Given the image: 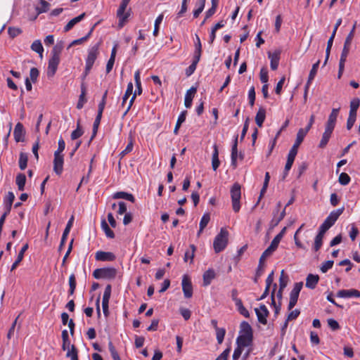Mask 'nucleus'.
Instances as JSON below:
<instances>
[{"label": "nucleus", "mask_w": 360, "mask_h": 360, "mask_svg": "<svg viewBox=\"0 0 360 360\" xmlns=\"http://www.w3.org/2000/svg\"><path fill=\"white\" fill-rule=\"evenodd\" d=\"M63 49V43H58L51 51V57L49 60L47 75L48 77H53L57 70L58 64L60 63V56Z\"/></svg>", "instance_id": "obj_1"}, {"label": "nucleus", "mask_w": 360, "mask_h": 360, "mask_svg": "<svg viewBox=\"0 0 360 360\" xmlns=\"http://www.w3.org/2000/svg\"><path fill=\"white\" fill-rule=\"evenodd\" d=\"M229 240V232L224 229L221 228L220 232L215 236L213 242V248L216 253L221 252L227 246Z\"/></svg>", "instance_id": "obj_2"}, {"label": "nucleus", "mask_w": 360, "mask_h": 360, "mask_svg": "<svg viewBox=\"0 0 360 360\" xmlns=\"http://www.w3.org/2000/svg\"><path fill=\"white\" fill-rule=\"evenodd\" d=\"M233 210L238 212L240 210L241 186L238 183H235L230 190Z\"/></svg>", "instance_id": "obj_3"}, {"label": "nucleus", "mask_w": 360, "mask_h": 360, "mask_svg": "<svg viewBox=\"0 0 360 360\" xmlns=\"http://www.w3.org/2000/svg\"><path fill=\"white\" fill-rule=\"evenodd\" d=\"M117 271L114 267L96 269L93 272V276L96 279H113L117 276Z\"/></svg>", "instance_id": "obj_4"}, {"label": "nucleus", "mask_w": 360, "mask_h": 360, "mask_svg": "<svg viewBox=\"0 0 360 360\" xmlns=\"http://www.w3.org/2000/svg\"><path fill=\"white\" fill-rule=\"evenodd\" d=\"M15 200V195L13 192L9 191L4 199V212L0 217V222L4 223L6 217L9 214L11 210L12 205Z\"/></svg>", "instance_id": "obj_5"}, {"label": "nucleus", "mask_w": 360, "mask_h": 360, "mask_svg": "<svg viewBox=\"0 0 360 360\" xmlns=\"http://www.w3.org/2000/svg\"><path fill=\"white\" fill-rule=\"evenodd\" d=\"M345 208L342 207L336 210L332 211L321 225L326 227V229H330L332 226L334 225L339 217L342 214Z\"/></svg>", "instance_id": "obj_6"}, {"label": "nucleus", "mask_w": 360, "mask_h": 360, "mask_svg": "<svg viewBox=\"0 0 360 360\" xmlns=\"http://www.w3.org/2000/svg\"><path fill=\"white\" fill-rule=\"evenodd\" d=\"M98 55V44H96L91 47L88 51V56L86 59V70L90 71L92 68L94 63Z\"/></svg>", "instance_id": "obj_7"}, {"label": "nucleus", "mask_w": 360, "mask_h": 360, "mask_svg": "<svg viewBox=\"0 0 360 360\" xmlns=\"http://www.w3.org/2000/svg\"><path fill=\"white\" fill-rule=\"evenodd\" d=\"M127 4L121 2L119 8L117 11V16L119 18L118 26L122 27L129 17V13L125 12Z\"/></svg>", "instance_id": "obj_8"}, {"label": "nucleus", "mask_w": 360, "mask_h": 360, "mask_svg": "<svg viewBox=\"0 0 360 360\" xmlns=\"http://www.w3.org/2000/svg\"><path fill=\"white\" fill-rule=\"evenodd\" d=\"M255 311L257 316L258 321L263 325H266L267 323L266 319L269 314L267 307L262 304H260L259 308H256Z\"/></svg>", "instance_id": "obj_9"}, {"label": "nucleus", "mask_w": 360, "mask_h": 360, "mask_svg": "<svg viewBox=\"0 0 360 360\" xmlns=\"http://www.w3.org/2000/svg\"><path fill=\"white\" fill-rule=\"evenodd\" d=\"M182 290L186 298H190L193 295V285L190 278L184 275L182 278Z\"/></svg>", "instance_id": "obj_10"}, {"label": "nucleus", "mask_w": 360, "mask_h": 360, "mask_svg": "<svg viewBox=\"0 0 360 360\" xmlns=\"http://www.w3.org/2000/svg\"><path fill=\"white\" fill-rule=\"evenodd\" d=\"M64 159L63 155L54 153L53 171L57 175H60L63 171Z\"/></svg>", "instance_id": "obj_11"}, {"label": "nucleus", "mask_w": 360, "mask_h": 360, "mask_svg": "<svg viewBox=\"0 0 360 360\" xmlns=\"http://www.w3.org/2000/svg\"><path fill=\"white\" fill-rule=\"evenodd\" d=\"M25 131L23 124L20 122L17 123L13 131L15 141L16 142H23L25 140Z\"/></svg>", "instance_id": "obj_12"}, {"label": "nucleus", "mask_w": 360, "mask_h": 360, "mask_svg": "<svg viewBox=\"0 0 360 360\" xmlns=\"http://www.w3.org/2000/svg\"><path fill=\"white\" fill-rule=\"evenodd\" d=\"M337 297L341 298L360 297V291L356 289L340 290L337 292Z\"/></svg>", "instance_id": "obj_13"}, {"label": "nucleus", "mask_w": 360, "mask_h": 360, "mask_svg": "<svg viewBox=\"0 0 360 360\" xmlns=\"http://www.w3.org/2000/svg\"><path fill=\"white\" fill-rule=\"evenodd\" d=\"M95 259L97 261L112 262L116 259V257L110 252L98 251L96 252Z\"/></svg>", "instance_id": "obj_14"}, {"label": "nucleus", "mask_w": 360, "mask_h": 360, "mask_svg": "<svg viewBox=\"0 0 360 360\" xmlns=\"http://www.w3.org/2000/svg\"><path fill=\"white\" fill-rule=\"evenodd\" d=\"M281 51L276 50L274 52H268V57L270 59V66L273 70H276L279 64Z\"/></svg>", "instance_id": "obj_15"}, {"label": "nucleus", "mask_w": 360, "mask_h": 360, "mask_svg": "<svg viewBox=\"0 0 360 360\" xmlns=\"http://www.w3.org/2000/svg\"><path fill=\"white\" fill-rule=\"evenodd\" d=\"M73 221H74V216H72L70 217V219L68 220V221L66 224V226L65 228V230L63 233L60 245H59V250H60L63 248V247L65 245V243L67 240V237H68V236L70 231V229L73 225Z\"/></svg>", "instance_id": "obj_16"}, {"label": "nucleus", "mask_w": 360, "mask_h": 360, "mask_svg": "<svg viewBox=\"0 0 360 360\" xmlns=\"http://www.w3.org/2000/svg\"><path fill=\"white\" fill-rule=\"evenodd\" d=\"M339 111H340V108H333L330 114L328 116V120H327V122L326 123V126L325 127L331 128L333 129H335V124H336V121H337V117H338V114H339Z\"/></svg>", "instance_id": "obj_17"}, {"label": "nucleus", "mask_w": 360, "mask_h": 360, "mask_svg": "<svg viewBox=\"0 0 360 360\" xmlns=\"http://www.w3.org/2000/svg\"><path fill=\"white\" fill-rule=\"evenodd\" d=\"M333 130L331 128L325 127V131L319 144V148H324L327 146Z\"/></svg>", "instance_id": "obj_18"}, {"label": "nucleus", "mask_w": 360, "mask_h": 360, "mask_svg": "<svg viewBox=\"0 0 360 360\" xmlns=\"http://www.w3.org/2000/svg\"><path fill=\"white\" fill-rule=\"evenodd\" d=\"M196 91L197 89L194 86H192L186 91L184 98V105L186 108H190L191 107L193 98Z\"/></svg>", "instance_id": "obj_19"}, {"label": "nucleus", "mask_w": 360, "mask_h": 360, "mask_svg": "<svg viewBox=\"0 0 360 360\" xmlns=\"http://www.w3.org/2000/svg\"><path fill=\"white\" fill-rule=\"evenodd\" d=\"M252 340L253 336L239 334L236 339V345H240L244 347H249L252 345Z\"/></svg>", "instance_id": "obj_20"}, {"label": "nucleus", "mask_w": 360, "mask_h": 360, "mask_svg": "<svg viewBox=\"0 0 360 360\" xmlns=\"http://www.w3.org/2000/svg\"><path fill=\"white\" fill-rule=\"evenodd\" d=\"M27 249H28L27 243L25 244L22 247L20 251L19 252V253L18 255V257H17L15 261L13 262V264L11 266V271L15 270L17 268V266L19 265V264L21 262V261L22 260V259L24 257V254L27 251Z\"/></svg>", "instance_id": "obj_21"}, {"label": "nucleus", "mask_w": 360, "mask_h": 360, "mask_svg": "<svg viewBox=\"0 0 360 360\" xmlns=\"http://www.w3.org/2000/svg\"><path fill=\"white\" fill-rule=\"evenodd\" d=\"M319 276L318 275L309 274L306 278V287L309 289H314L319 282Z\"/></svg>", "instance_id": "obj_22"}, {"label": "nucleus", "mask_w": 360, "mask_h": 360, "mask_svg": "<svg viewBox=\"0 0 360 360\" xmlns=\"http://www.w3.org/2000/svg\"><path fill=\"white\" fill-rule=\"evenodd\" d=\"M112 198L114 199H124V200H127L131 202H135L134 196L132 194L124 192V191H119V192L115 193L112 195Z\"/></svg>", "instance_id": "obj_23"}, {"label": "nucleus", "mask_w": 360, "mask_h": 360, "mask_svg": "<svg viewBox=\"0 0 360 360\" xmlns=\"http://www.w3.org/2000/svg\"><path fill=\"white\" fill-rule=\"evenodd\" d=\"M220 162L219 160V150L216 144L213 146V153L212 157V167L214 171H216L219 167Z\"/></svg>", "instance_id": "obj_24"}, {"label": "nucleus", "mask_w": 360, "mask_h": 360, "mask_svg": "<svg viewBox=\"0 0 360 360\" xmlns=\"http://www.w3.org/2000/svg\"><path fill=\"white\" fill-rule=\"evenodd\" d=\"M215 272L214 269H209L203 274V285L207 286L209 285L212 281L215 278Z\"/></svg>", "instance_id": "obj_25"}, {"label": "nucleus", "mask_w": 360, "mask_h": 360, "mask_svg": "<svg viewBox=\"0 0 360 360\" xmlns=\"http://www.w3.org/2000/svg\"><path fill=\"white\" fill-rule=\"evenodd\" d=\"M266 118V110L260 107L255 116V122L258 127H262Z\"/></svg>", "instance_id": "obj_26"}, {"label": "nucleus", "mask_w": 360, "mask_h": 360, "mask_svg": "<svg viewBox=\"0 0 360 360\" xmlns=\"http://www.w3.org/2000/svg\"><path fill=\"white\" fill-rule=\"evenodd\" d=\"M86 94V88L84 83L81 85V94L79 95V101L77 104V109H82L86 102V99L85 98V96Z\"/></svg>", "instance_id": "obj_27"}, {"label": "nucleus", "mask_w": 360, "mask_h": 360, "mask_svg": "<svg viewBox=\"0 0 360 360\" xmlns=\"http://www.w3.org/2000/svg\"><path fill=\"white\" fill-rule=\"evenodd\" d=\"M85 16V13H82L77 17L74 18L70 20L68 24L64 27V32L70 31L77 23L79 22Z\"/></svg>", "instance_id": "obj_28"}, {"label": "nucleus", "mask_w": 360, "mask_h": 360, "mask_svg": "<svg viewBox=\"0 0 360 360\" xmlns=\"http://www.w3.org/2000/svg\"><path fill=\"white\" fill-rule=\"evenodd\" d=\"M26 183V176L22 173L17 174L15 178V184L19 191H23Z\"/></svg>", "instance_id": "obj_29"}, {"label": "nucleus", "mask_w": 360, "mask_h": 360, "mask_svg": "<svg viewBox=\"0 0 360 360\" xmlns=\"http://www.w3.org/2000/svg\"><path fill=\"white\" fill-rule=\"evenodd\" d=\"M240 335H246L253 336L252 327L248 322L243 321L240 323Z\"/></svg>", "instance_id": "obj_30"}, {"label": "nucleus", "mask_w": 360, "mask_h": 360, "mask_svg": "<svg viewBox=\"0 0 360 360\" xmlns=\"http://www.w3.org/2000/svg\"><path fill=\"white\" fill-rule=\"evenodd\" d=\"M276 213L275 212H273V219L270 222V226L273 229L275 226H278L280 221L285 217V207L283 210V211L280 213V215L277 217Z\"/></svg>", "instance_id": "obj_31"}, {"label": "nucleus", "mask_w": 360, "mask_h": 360, "mask_svg": "<svg viewBox=\"0 0 360 360\" xmlns=\"http://www.w3.org/2000/svg\"><path fill=\"white\" fill-rule=\"evenodd\" d=\"M101 226L102 230L104 231L107 238H115L114 232L110 229V228L109 227V226L105 219H102V221L101 222Z\"/></svg>", "instance_id": "obj_32"}, {"label": "nucleus", "mask_w": 360, "mask_h": 360, "mask_svg": "<svg viewBox=\"0 0 360 360\" xmlns=\"http://www.w3.org/2000/svg\"><path fill=\"white\" fill-rule=\"evenodd\" d=\"M186 115H187V111L186 110H184L179 115L177 121H176V125H175V127H174V134H177L179 129L180 128L181 124L183 122H184L185 120H186Z\"/></svg>", "instance_id": "obj_33"}, {"label": "nucleus", "mask_w": 360, "mask_h": 360, "mask_svg": "<svg viewBox=\"0 0 360 360\" xmlns=\"http://www.w3.org/2000/svg\"><path fill=\"white\" fill-rule=\"evenodd\" d=\"M133 89H134V86H133V84L132 82H129L128 84H127V90L122 97V104H121V107H124L127 99L129 98V97L133 93Z\"/></svg>", "instance_id": "obj_34"}, {"label": "nucleus", "mask_w": 360, "mask_h": 360, "mask_svg": "<svg viewBox=\"0 0 360 360\" xmlns=\"http://www.w3.org/2000/svg\"><path fill=\"white\" fill-rule=\"evenodd\" d=\"M28 156L27 153L21 152L19 156L18 165L21 170L25 169L27 166Z\"/></svg>", "instance_id": "obj_35"}, {"label": "nucleus", "mask_w": 360, "mask_h": 360, "mask_svg": "<svg viewBox=\"0 0 360 360\" xmlns=\"http://www.w3.org/2000/svg\"><path fill=\"white\" fill-rule=\"evenodd\" d=\"M206 0H197L195 6L198 7L193 11V17L198 18L205 8Z\"/></svg>", "instance_id": "obj_36"}, {"label": "nucleus", "mask_w": 360, "mask_h": 360, "mask_svg": "<svg viewBox=\"0 0 360 360\" xmlns=\"http://www.w3.org/2000/svg\"><path fill=\"white\" fill-rule=\"evenodd\" d=\"M319 63H320V61L318 60L316 63H314L312 65V68L310 70V72H309V77H308V80H307V86H309L310 84L311 83L312 80L314 79V77H315V76L316 75V72H317V70H318L319 66Z\"/></svg>", "instance_id": "obj_37"}, {"label": "nucleus", "mask_w": 360, "mask_h": 360, "mask_svg": "<svg viewBox=\"0 0 360 360\" xmlns=\"http://www.w3.org/2000/svg\"><path fill=\"white\" fill-rule=\"evenodd\" d=\"M190 248L191 250L186 251L184 260L186 262L188 259H190V262L192 263L194 257V252L195 251V246L194 245H191Z\"/></svg>", "instance_id": "obj_38"}, {"label": "nucleus", "mask_w": 360, "mask_h": 360, "mask_svg": "<svg viewBox=\"0 0 360 360\" xmlns=\"http://www.w3.org/2000/svg\"><path fill=\"white\" fill-rule=\"evenodd\" d=\"M31 49L32 51L38 53L40 56H42V53L44 51V48L41 44V42L39 40H35L31 45Z\"/></svg>", "instance_id": "obj_39"}, {"label": "nucleus", "mask_w": 360, "mask_h": 360, "mask_svg": "<svg viewBox=\"0 0 360 360\" xmlns=\"http://www.w3.org/2000/svg\"><path fill=\"white\" fill-rule=\"evenodd\" d=\"M306 135L307 134H304V131H303L302 130H298L297 134L296 140L292 146L298 148L299 146H300V144L302 143V142L303 141Z\"/></svg>", "instance_id": "obj_40"}, {"label": "nucleus", "mask_w": 360, "mask_h": 360, "mask_svg": "<svg viewBox=\"0 0 360 360\" xmlns=\"http://www.w3.org/2000/svg\"><path fill=\"white\" fill-rule=\"evenodd\" d=\"M288 281V276L285 275L284 270H282L279 278V288H281V290H284L287 286Z\"/></svg>", "instance_id": "obj_41"}, {"label": "nucleus", "mask_w": 360, "mask_h": 360, "mask_svg": "<svg viewBox=\"0 0 360 360\" xmlns=\"http://www.w3.org/2000/svg\"><path fill=\"white\" fill-rule=\"evenodd\" d=\"M236 307L238 312L241 315H243L245 318H248L250 316V313L246 309V308L243 306L242 301H238V304H236Z\"/></svg>", "instance_id": "obj_42"}, {"label": "nucleus", "mask_w": 360, "mask_h": 360, "mask_svg": "<svg viewBox=\"0 0 360 360\" xmlns=\"http://www.w3.org/2000/svg\"><path fill=\"white\" fill-rule=\"evenodd\" d=\"M163 18H164V15L160 14L155 19L154 30H153V33L155 37H157L159 33L160 25L162 22Z\"/></svg>", "instance_id": "obj_43"}, {"label": "nucleus", "mask_w": 360, "mask_h": 360, "mask_svg": "<svg viewBox=\"0 0 360 360\" xmlns=\"http://www.w3.org/2000/svg\"><path fill=\"white\" fill-rule=\"evenodd\" d=\"M67 357H70L71 360H79L77 356V349L75 345H72L70 349H68L66 354Z\"/></svg>", "instance_id": "obj_44"}, {"label": "nucleus", "mask_w": 360, "mask_h": 360, "mask_svg": "<svg viewBox=\"0 0 360 360\" xmlns=\"http://www.w3.org/2000/svg\"><path fill=\"white\" fill-rule=\"evenodd\" d=\"M210 220V215L209 213H205L201 219H200V224H199V226L201 230H204V229L207 226V225L208 224L209 221Z\"/></svg>", "instance_id": "obj_45"}, {"label": "nucleus", "mask_w": 360, "mask_h": 360, "mask_svg": "<svg viewBox=\"0 0 360 360\" xmlns=\"http://www.w3.org/2000/svg\"><path fill=\"white\" fill-rule=\"evenodd\" d=\"M39 2L41 6L37 8V13L40 14L48 11L50 4L45 0H39Z\"/></svg>", "instance_id": "obj_46"}, {"label": "nucleus", "mask_w": 360, "mask_h": 360, "mask_svg": "<svg viewBox=\"0 0 360 360\" xmlns=\"http://www.w3.org/2000/svg\"><path fill=\"white\" fill-rule=\"evenodd\" d=\"M350 176L345 172H342L338 179V181L341 185L346 186L350 182Z\"/></svg>", "instance_id": "obj_47"}, {"label": "nucleus", "mask_w": 360, "mask_h": 360, "mask_svg": "<svg viewBox=\"0 0 360 360\" xmlns=\"http://www.w3.org/2000/svg\"><path fill=\"white\" fill-rule=\"evenodd\" d=\"M226 334V330L224 328H217L216 330V337L218 344H221L224 341Z\"/></svg>", "instance_id": "obj_48"}, {"label": "nucleus", "mask_w": 360, "mask_h": 360, "mask_svg": "<svg viewBox=\"0 0 360 360\" xmlns=\"http://www.w3.org/2000/svg\"><path fill=\"white\" fill-rule=\"evenodd\" d=\"M281 235H276L274 238L272 240L270 245L268 247L271 250H272L274 252L277 249L282 238H281Z\"/></svg>", "instance_id": "obj_49"}, {"label": "nucleus", "mask_w": 360, "mask_h": 360, "mask_svg": "<svg viewBox=\"0 0 360 360\" xmlns=\"http://www.w3.org/2000/svg\"><path fill=\"white\" fill-rule=\"evenodd\" d=\"M349 48H350L349 46H345L344 45L343 49L341 53L340 58V62H339L340 64L345 65L347 58V56L349 52Z\"/></svg>", "instance_id": "obj_50"}, {"label": "nucleus", "mask_w": 360, "mask_h": 360, "mask_svg": "<svg viewBox=\"0 0 360 360\" xmlns=\"http://www.w3.org/2000/svg\"><path fill=\"white\" fill-rule=\"evenodd\" d=\"M333 40H334L333 37H330L328 41L327 47H326V59L323 63V65H325L327 63V61L329 58L330 49L333 46Z\"/></svg>", "instance_id": "obj_51"}, {"label": "nucleus", "mask_w": 360, "mask_h": 360, "mask_svg": "<svg viewBox=\"0 0 360 360\" xmlns=\"http://www.w3.org/2000/svg\"><path fill=\"white\" fill-rule=\"evenodd\" d=\"M39 75V72L37 68H32L30 72V80L33 83L37 81V78Z\"/></svg>", "instance_id": "obj_52"}, {"label": "nucleus", "mask_w": 360, "mask_h": 360, "mask_svg": "<svg viewBox=\"0 0 360 360\" xmlns=\"http://www.w3.org/2000/svg\"><path fill=\"white\" fill-rule=\"evenodd\" d=\"M356 22H355L354 24L352 30L350 31V32L349 33V34L347 35V38H346V39L345 41L344 45L345 46H349L350 47L351 42H352V40L353 37H354V30H355V28H356Z\"/></svg>", "instance_id": "obj_53"}, {"label": "nucleus", "mask_w": 360, "mask_h": 360, "mask_svg": "<svg viewBox=\"0 0 360 360\" xmlns=\"http://www.w3.org/2000/svg\"><path fill=\"white\" fill-rule=\"evenodd\" d=\"M83 131L79 127V122L77 123V127L75 130H74L71 134V139L75 140L79 139L83 135Z\"/></svg>", "instance_id": "obj_54"}, {"label": "nucleus", "mask_w": 360, "mask_h": 360, "mask_svg": "<svg viewBox=\"0 0 360 360\" xmlns=\"http://www.w3.org/2000/svg\"><path fill=\"white\" fill-rule=\"evenodd\" d=\"M111 295V285H106L103 295V300L102 302H109L110 298Z\"/></svg>", "instance_id": "obj_55"}, {"label": "nucleus", "mask_w": 360, "mask_h": 360, "mask_svg": "<svg viewBox=\"0 0 360 360\" xmlns=\"http://www.w3.org/2000/svg\"><path fill=\"white\" fill-rule=\"evenodd\" d=\"M302 286H303L302 282L295 283L292 290L290 292V294L299 296L300 292L302 288Z\"/></svg>", "instance_id": "obj_56"}, {"label": "nucleus", "mask_w": 360, "mask_h": 360, "mask_svg": "<svg viewBox=\"0 0 360 360\" xmlns=\"http://www.w3.org/2000/svg\"><path fill=\"white\" fill-rule=\"evenodd\" d=\"M248 99L250 106H253L255 101V87L251 86L248 91Z\"/></svg>", "instance_id": "obj_57"}, {"label": "nucleus", "mask_w": 360, "mask_h": 360, "mask_svg": "<svg viewBox=\"0 0 360 360\" xmlns=\"http://www.w3.org/2000/svg\"><path fill=\"white\" fill-rule=\"evenodd\" d=\"M333 263L334 262L333 260H328L323 262L321 266V271L323 273H326L329 269H330L333 267Z\"/></svg>", "instance_id": "obj_58"}, {"label": "nucleus", "mask_w": 360, "mask_h": 360, "mask_svg": "<svg viewBox=\"0 0 360 360\" xmlns=\"http://www.w3.org/2000/svg\"><path fill=\"white\" fill-rule=\"evenodd\" d=\"M299 296L290 293V301L288 306V309L291 310L297 304Z\"/></svg>", "instance_id": "obj_59"}, {"label": "nucleus", "mask_w": 360, "mask_h": 360, "mask_svg": "<svg viewBox=\"0 0 360 360\" xmlns=\"http://www.w3.org/2000/svg\"><path fill=\"white\" fill-rule=\"evenodd\" d=\"M237 347L235 348L233 354V359L238 360L243 350L244 347L240 346V345H236Z\"/></svg>", "instance_id": "obj_60"}, {"label": "nucleus", "mask_w": 360, "mask_h": 360, "mask_svg": "<svg viewBox=\"0 0 360 360\" xmlns=\"http://www.w3.org/2000/svg\"><path fill=\"white\" fill-rule=\"evenodd\" d=\"M322 245H323V238H321V237L316 236L315 239H314L313 250L315 252L319 251L320 250V248H321Z\"/></svg>", "instance_id": "obj_61"}, {"label": "nucleus", "mask_w": 360, "mask_h": 360, "mask_svg": "<svg viewBox=\"0 0 360 360\" xmlns=\"http://www.w3.org/2000/svg\"><path fill=\"white\" fill-rule=\"evenodd\" d=\"M231 350V347L229 345L217 359L216 360H227L230 352Z\"/></svg>", "instance_id": "obj_62"}, {"label": "nucleus", "mask_w": 360, "mask_h": 360, "mask_svg": "<svg viewBox=\"0 0 360 360\" xmlns=\"http://www.w3.org/2000/svg\"><path fill=\"white\" fill-rule=\"evenodd\" d=\"M21 32V30L19 28H17V27H8V33L9 34V36L12 38H14L15 37H17L18 35H19Z\"/></svg>", "instance_id": "obj_63"}, {"label": "nucleus", "mask_w": 360, "mask_h": 360, "mask_svg": "<svg viewBox=\"0 0 360 360\" xmlns=\"http://www.w3.org/2000/svg\"><path fill=\"white\" fill-rule=\"evenodd\" d=\"M118 210H117V214H120V215H122L123 214H126L127 213V204L123 202V201H120L118 202Z\"/></svg>", "instance_id": "obj_64"}]
</instances>
